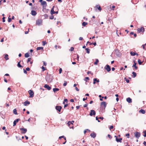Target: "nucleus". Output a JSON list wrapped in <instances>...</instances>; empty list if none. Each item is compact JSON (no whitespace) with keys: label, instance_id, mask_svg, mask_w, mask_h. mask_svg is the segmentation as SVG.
Masks as SVG:
<instances>
[{"label":"nucleus","instance_id":"f257e3e1","mask_svg":"<svg viewBox=\"0 0 146 146\" xmlns=\"http://www.w3.org/2000/svg\"><path fill=\"white\" fill-rule=\"evenodd\" d=\"M53 76L51 74H49L45 77V79L47 82H51L53 79Z\"/></svg>","mask_w":146,"mask_h":146},{"label":"nucleus","instance_id":"f03ea898","mask_svg":"<svg viewBox=\"0 0 146 146\" xmlns=\"http://www.w3.org/2000/svg\"><path fill=\"white\" fill-rule=\"evenodd\" d=\"M74 123V121H69L68 122L67 124L68 126L70 127V128H73L74 127L73 126V123Z\"/></svg>","mask_w":146,"mask_h":146},{"label":"nucleus","instance_id":"7ed1b4c3","mask_svg":"<svg viewBox=\"0 0 146 146\" xmlns=\"http://www.w3.org/2000/svg\"><path fill=\"white\" fill-rule=\"evenodd\" d=\"M104 69L106 70L108 72H109L111 70V67L108 64H107L105 66Z\"/></svg>","mask_w":146,"mask_h":146},{"label":"nucleus","instance_id":"20e7f679","mask_svg":"<svg viewBox=\"0 0 146 146\" xmlns=\"http://www.w3.org/2000/svg\"><path fill=\"white\" fill-rule=\"evenodd\" d=\"M114 52L117 56L119 57L121 56V54L119 52V50L117 49H115Z\"/></svg>","mask_w":146,"mask_h":146},{"label":"nucleus","instance_id":"39448f33","mask_svg":"<svg viewBox=\"0 0 146 146\" xmlns=\"http://www.w3.org/2000/svg\"><path fill=\"white\" fill-rule=\"evenodd\" d=\"M134 134L135 135V137L137 139H139L141 135L140 133L139 132H135L134 133Z\"/></svg>","mask_w":146,"mask_h":146},{"label":"nucleus","instance_id":"423d86ee","mask_svg":"<svg viewBox=\"0 0 146 146\" xmlns=\"http://www.w3.org/2000/svg\"><path fill=\"white\" fill-rule=\"evenodd\" d=\"M62 109V107L60 106H56L55 107L56 110L58 112H60L61 111V110Z\"/></svg>","mask_w":146,"mask_h":146},{"label":"nucleus","instance_id":"0eeeda50","mask_svg":"<svg viewBox=\"0 0 146 146\" xmlns=\"http://www.w3.org/2000/svg\"><path fill=\"white\" fill-rule=\"evenodd\" d=\"M29 93L30 94V98H33L34 96V93L33 91L30 90L29 91Z\"/></svg>","mask_w":146,"mask_h":146},{"label":"nucleus","instance_id":"6e6552de","mask_svg":"<svg viewBox=\"0 0 146 146\" xmlns=\"http://www.w3.org/2000/svg\"><path fill=\"white\" fill-rule=\"evenodd\" d=\"M96 114V113L95 110H91L89 115L91 116H92L93 115L94 116Z\"/></svg>","mask_w":146,"mask_h":146},{"label":"nucleus","instance_id":"1a4fd4ad","mask_svg":"<svg viewBox=\"0 0 146 146\" xmlns=\"http://www.w3.org/2000/svg\"><path fill=\"white\" fill-rule=\"evenodd\" d=\"M145 31V29L143 27H141L140 29H137V31L139 33H140L141 32H142L143 33Z\"/></svg>","mask_w":146,"mask_h":146},{"label":"nucleus","instance_id":"9d476101","mask_svg":"<svg viewBox=\"0 0 146 146\" xmlns=\"http://www.w3.org/2000/svg\"><path fill=\"white\" fill-rule=\"evenodd\" d=\"M42 21L41 19H38L36 21V24L39 25L42 22Z\"/></svg>","mask_w":146,"mask_h":146},{"label":"nucleus","instance_id":"9b49d317","mask_svg":"<svg viewBox=\"0 0 146 146\" xmlns=\"http://www.w3.org/2000/svg\"><path fill=\"white\" fill-rule=\"evenodd\" d=\"M20 129L22 131L21 133L23 134L25 133H26L27 131V129L25 128L24 127L20 128Z\"/></svg>","mask_w":146,"mask_h":146},{"label":"nucleus","instance_id":"f8f14e48","mask_svg":"<svg viewBox=\"0 0 146 146\" xmlns=\"http://www.w3.org/2000/svg\"><path fill=\"white\" fill-rule=\"evenodd\" d=\"M44 87L48 90H50L51 89V87L49 86L47 84H45Z\"/></svg>","mask_w":146,"mask_h":146},{"label":"nucleus","instance_id":"ddd939ff","mask_svg":"<svg viewBox=\"0 0 146 146\" xmlns=\"http://www.w3.org/2000/svg\"><path fill=\"white\" fill-rule=\"evenodd\" d=\"M41 4V5L42 6L43 9H44V7H45L47 5L46 2L45 1H42Z\"/></svg>","mask_w":146,"mask_h":146},{"label":"nucleus","instance_id":"4468645a","mask_svg":"<svg viewBox=\"0 0 146 146\" xmlns=\"http://www.w3.org/2000/svg\"><path fill=\"white\" fill-rule=\"evenodd\" d=\"M20 120V119H15L13 122V126H14L16 125L17 123Z\"/></svg>","mask_w":146,"mask_h":146},{"label":"nucleus","instance_id":"2eb2a0df","mask_svg":"<svg viewBox=\"0 0 146 146\" xmlns=\"http://www.w3.org/2000/svg\"><path fill=\"white\" fill-rule=\"evenodd\" d=\"M100 82L99 80L97 78H94L93 79V84H95L96 82L98 83Z\"/></svg>","mask_w":146,"mask_h":146},{"label":"nucleus","instance_id":"dca6fc26","mask_svg":"<svg viewBox=\"0 0 146 146\" xmlns=\"http://www.w3.org/2000/svg\"><path fill=\"white\" fill-rule=\"evenodd\" d=\"M30 102L28 100H26L25 102L23 103L24 105L26 106L30 104Z\"/></svg>","mask_w":146,"mask_h":146},{"label":"nucleus","instance_id":"f3484780","mask_svg":"<svg viewBox=\"0 0 146 146\" xmlns=\"http://www.w3.org/2000/svg\"><path fill=\"white\" fill-rule=\"evenodd\" d=\"M106 103L105 102H102L100 104V106H101L103 105L105 108L106 107Z\"/></svg>","mask_w":146,"mask_h":146},{"label":"nucleus","instance_id":"a211bd4d","mask_svg":"<svg viewBox=\"0 0 146 146\" xmlns=\"http://www.w3.org/2000/svg\"><path fill=\"white\" fill-rule=\"evenodd\" d=\"M134 64L132 66V67H134L135 69H137L138 68L137 66H136V65L137 64V63L135 62V60L133 61Z\"/></svg>","mask_w":146,"mask_h":146},{"label":"nucleus","instance_id":"6ab92c4d","mask_svg":"<svg viewBox=\"0 0 146 146\" xmlns=\"http://www.w3.org/2000/svg\"><path fill=\"white\" fill-rule=\"evenodd\" d=\"M54 10H51L50 14H51V15H53V14H57L58 13V11H54Z\"/></svg>","mask_w":146,"mask_h":146},{"label":"nucleus","instance_id":"aec40b11","mask_svg":"<svg viewBox=\"0 0 146 146\" xmlns=\"http://www.w3.org/2000/svg\"><path fill=\"white\" fill-rule=\"evenodd\" d=\"M99 98H100V100L101 101H103V98H104L105 99H106L107 98V97L105 96V97H102L101 95H99Z\"/></svg>","mask_w":146,"mask_h":146},{"label":"nucleus","instance_id":"412c9836","mask_svg":"<svg viewBox=\"0 0 146 146\" xmlns=\"http://www.w3.org/2000/svg\"><path fill=\"white\" fill-rule=\"evenodd\" d=\"M31 14L33 16H35L36 15L37 13L35 11L33 10L31 11Z\"/></svg>","mask_w":146,"mask_h":146},{"label":"nucleus","instance_id":"4be33fe9","mask_svg":"<svg viewBox=\"0 0 146 146\" xmlns=\"http://www.w3.org/2000/svg\"><path fill=\"white\" fill-rule=\"evenodd\" d=\"M90 136L92 138H94L96 136V135L95 133L94 132L92 133H91Z\"/></svg>","mask_w":146,"mask_h":146},{"label":"nucleus","instance_id":"5701e85b","mask_svg":"<svg viewBox=\"0 0 146 146\" xmlns=\"http://www.w3.org/2000/svg\"><path fill=\"white\" fill-rule=\"evenodd\" d=\"M127 101L129 103H130L132 102V99L130 98L129 97L126 99Z\"/></svg>","mask_w":146,"mask_h":146},{"label":"nucleus","instance_id":"b1692460","mask_svg":"<svg viewBox=\"0 0 146 146\" xmlns=\"http://www.w3.org/2000/svg\"><path fill=\"white\" fill-rule=\"evenodd\" d=\"M37 50H41L42 52L43 50V47H38L36 48Z\"/></svg>","mask_w":146,"mask_h":146},{"label":"nucleus","instance_id":"393cba45","mask_svg":"<svg viewBox=\"0 0 146 146\" xmlns=\"http://www.w3.org/2000/svg\"><path fill=\"white\" fill-rule=\"evenodd\" d=\"M139 112L142 114H144L145 113V111L143 109H141L139 111Z\"/></svg>","mask_w":146,"mask_h":146},{"label":"nucleus","instance_id":"a878e982","mask_svg":"<svg viewBox=\"0 0 146 146\" xmlns=\"http://www.w3.org/2000/svg\"><path fill=\"white\" fill-rule=\"evenodd\" d=\"M122 138H120L119 139H118V138H117L116 139V141L117 142H120V143L121 142V141H122Z\"/></svg>","mask_w":146,"mask_h":146},{"label":"nucleus","instance_id":"bb28decb","mask_svg":"<svg viewBox=\"0 0 146 146\" xmlns=\"http://www.w3.org/2000/svg\"><path fill=\"white\" fill-rule=\"evenodd\" d=\"M59 90V89L58 88H55L53 89V91L55 93L56 92L58 91Z\"/></svg>","mask_w":146,"mask_h":146},{"label":"nucleus","instance_id":"cd10ccee","mask_svg":"<svg viewBox=\"0 0 146 146\" xmlns=\"http://www.w3.org/2000/svg\"><path fill=\"white\" fill-rule=\"evenodd\" d=\"M132 74H133V75L132 76V77L133 78H135L137 76L136 73L134 72H132Z\"/></svg>","mask_w":146,"mask_h":146},{"label":"nucleus","instance_id":"c85d7f7f","mask_svg":"<svg viewBox=\"0 0 146 146\" xmlns=\"http://www.w3.org/2000/svg\"><path fill=\"white\" fill-rule=\"evenodd\" d=\"M20 62H21V61H20V62H18L17 64V66L19 68H23V66H22L20 64Z\"/></svg>","mask_w":146,"mask_h":146},{"label":"nucleus","instance_id":"c756f323","mask_svg":"<svg viewBox=\"0 0 146 146\" xmlns=\"http://www.w3.org/2000/svg\"><path fill=\"white\" fill-rule=\"evenodd\" d=\"M136 52H133V51H131L130 52V54H131V55L132 56H134L136 55L135 53Z\"/></svg>","mask_w":146,"mask_h":146},{"label":"nucleus","instance_id":"7c9ffc66","mask_svg":"<svg viewBox=\"0 0 146 146\" xmlns=\"http://www.w3.org/2000/svg\"><path fill=\"white\" fill-rule=\"evenodd\" d=\"M95 7V9H101V7L99 5H97Z\"/></svg>","mask_w":146,"mask_h":146},{"label":"nucleus","instance_id":"2f4dec72","mask_svg":"<svg viewBox=\"0 0 146 146\" xmlns=\"http://www.w3.org/2000/svg\"><path fill=\"white\" fill-rule=\"evenodd\" d=\"M115 8V6L114 5H112L111 6V5H110V6H108V9H111V8H112V9H114Z\"/></svg>","mask_w":146,"mask_h":146},{"label":"nucleus","instance_id":"473e14b6","mask_svg":"<svg viewBox=\"0 0 146 146\" xmlns=\"http://www.w3.org/2000/svg\"><path fill=\"white\" fill-rule=\"evenodd\" d=\"M143 61L141 62L140 59H139L138 60V62L139 65H141L143 63Z\"/></svg>","mask_w":146,"mask_h":146},{"label":"nucleus","instance_id":"72a5a7b5","mask_svg":"<svg viewBox=\"0 0 146 146\" xmlns=\"http://www.w3.org/2000/svg\"><path fill=\"white\" fill-rule=\"evenodd\" d=\"M13 113H14L15 115L17 114V110L16 109H15L13 110Z\"/></svg>","mask_w":146,"mask_h":146},{"label":"nucleus","instance_id":"f704fd0d","mask_svg":"<svg viewBox=\"0 0 146 146\" xmlns=\"http://www.w3.org/2000/svg\"><path fill=\"white\" fill-rule=\"evenodd\" d=\"M8 55L7 54H6L5 55V59L6 60H7L9 59V58L8 57Z\"/></svg>","mask_w":146,"mask_h":146},{"label":"nucleus","instance_id":"c9c22d12","mask_svg":"<svg viewBox=\"0 0 146 146\" xmlns=\"http://www.w3.org/2000/svg\"><path fill=\"white\" fill-rule=\"evenodd\" d=\"M85 50H86V52L89 54L90 52V50L88 48H85Z\"/></svg>","mask_w":146,"mask_h":146},{"label":"nucleus","instance_id":"e433bc0d","mask_svg":"<svg viewBox=\"0 0 146 146\" xmlns=\"http://www.w3.org/2000/svg\"><path fill=\"white\" fill-rule=\"evenodd\" d=\"M25 56L26 58H28L29 56V53L28 52L26 53L25 54Z\"/></svg>","mask_w":146,"mask_h":146},{"label":"nucleus","instance_id":"4c0bfd02","mask_svg":"<svg viewBox=\"0 0 146 146\" xmlns=\"http://www.w3.org/2000/svg\"><path fill=\"white\" fill-rule=\"evenodd\" d=\"M87 24H88L87 23L85 22H83L82 23V25L84 27Z\"/></svg>","mask_w":146,"mask_h":146},{"label":"nucleus","instance_id":"58836bf2","mask_svg":"<svg viewBox=\"0 0 146 146\" xmlns=\"http://www.w3.org/2000/svg\"><path fill=\"white\" fill-rule=\"evenodd\" d=\"M62 138H63L65 140H66V137L64 136L63 135L59 137V139H61Z\"/></svg>","mask_w":146,"mask_h":146},{"label":"nucleus","instance_id":"ea45409f","mask_svg":"<svg viewBox=\"0 0 146 146\" xmlns=\"http://www.w3.org/2000/svg\"><path fill=\"white\" fill-rule=\"evenodd\" d=\"M99 61L98 59H96V61L94 62V64L95 65H97Z\"/></svg>","mask_w":146,"mask_h":146},{"label":"nucleus","instance_id":"a19ab883","mask_svg":"<svg viewBox=\"0 0 146 146\" xmlns=\"http://www.w3.org/2000/svg\"><path fill=\"white\" fill-rule=\"evenodd\" d=\"M90 80V78L88 77H86L84 79V80L86 82H87V80Z\"/></svg>","mask_w":146,"mask_h":146},{"label":"nucleus","instance_id":"79ce46f5","mask_svg":"<svg viewBox=\"0 0 146 146\" xmlns=\"http://www.w3.org/2000/svg\"><path fill=\"white\" fill-rule=\"evenodd\" d=\"M142 46L144 49L146 50V43L144 44H143Z\"/></svg>","mask_w":146,"mask_h":146},{"label":"nucleus","instance_id":"37998d69","mask_svg":"<svg viewBox=\"0 0 146 146\" xmlns=\"http://www.w3.org/2000/svg\"><path fill=\"white\" fill-rule=\"evenodd\" d=\"M10 16L8 17V21L9 22H10L12 21V19L11 18H10Z\"/></svg>","mask_w":146,"mask_h":146},{"label":"nucleus","instance_id":"c03bdc74","mask_svg":"<svg viewBox=\"0 0 146 146\" xmlns=\"http://www.w3.org/2000/svg\"><path fill=\"white\" fill-rule=\"evenodd\" d=\"M43 16L44 17V19H47L48 17V15L46 14H44Z\"/></svg>","mask_w":146,"mask_h":146},{"label":"nucleus","instance_id":"a18cd8bd","mask_svg":"<svg viewBox=\"0 0 146 146\" xmlns=\"http://www.w3.org/2000/svg\"><path fill=\"white\" fill-rule=\"evenodd\" d=\"M124 80L126 81L127 83H129V80L128 79H127L126 78H125Z\"/></svg>","mask_w":146,"mask_h":146},{"label":"nucleus","instance_id":"49530a36","mask_svg":"<svg viewBox=\"0 0 146 146\" xmlns=\"http://www.w3.org/2000/svg\"><path fill=\"white\" fill-rule=\"evenodd\" d=\"M143 133L144 134L143 135V136L145 137H146V130H145L143 131Z\"/></svg>","mask_w":146,"mask_h":146},{"label":"nucleus","instance_id":"de8ad7c7","mask_svg":"<svg viewBox=\"0 0 146 146\" xmlns=\"http://www.w3.org/2000/svg\"><path fill=\"white\" fill-rule=\"evenodd\" d=\"M31 58H28L27 61V63H29V62L31 61Z\"/></svg>","mask_w":146,"mask_h":146},{"label":"nucleus","instance_id":"09e8293b","mask_svg":"<svg viewBox=\"0 0 146 146\" xmlns=\"http://www.w3.org/2000/svg\"><path fill=\"white\" fill-rule=\"evenodd\" d=\"M88 43H89L90 45H91L92 44L93 42H89V41H88L87 42V44H86V46H87Z\"/></svg>","mask_w":146,"mask_h":146},{"label":"nucleus","instance_id":"8fccbe9b","mask_svg":"<svg viewBox=\"0 0 146 146\" xmlns=\"http://www.w3.org/2000/svg\"><path fill=\"white\" fill-rule=\"evenodd\" d=\"M42 71H44V70H46V69L45 67H44V66H42Z\"/></svg>","mask_w":146,"mask_h":146},{"label":"nucleus","instance_id":"3c124183","mask_svg":"<svg viewBox=\"0 0 146 146\" xmlns=\"http://www.w3.org/2000/svg\"><path fill=\"white\" fill-rule=\"evenodd\" d=\"M62 71V68H60L59 69V74H60L61 73Z\"/></svg>","mask_w":146,"mask_h":146},{"label":"nucleus","instance_id":"603ef678","mask_svg":"<svg viewBox=\"0 0 146 146\" xmlns=\"http://www.w3.org/2000/svg\"><path fill=\"white\" fill-rule=\"evenodd\" d=\"M54 18V17L53 15H51L49 18V19H53Z\"/></svg>","mask_w":146,"mask_h":146},{"label":"nucleus","instance_id":"864d4df0","mask_svg":"<svg viewBox=\"0 0 146 146\" xmlns=\"http://www.w3.org/2000/svg\"><path fill=\"white\" fill-rule=\"evenodd\" d=\"M46 43H47L45 41H43L42 45L43 46H44Z\"/></svg>","mask_w":146,"mask_h":146},{"label":"nucleus","instance_id":"5fc2aeb1","mask_svg":"<svg viewBox=\"0 0 146 146\" xmlns=\"http://www.w3.org/2000/svg\"><path fill=\"white\" fill-rule=\"evenodd\" d=\"M23 70L24 73L25 74H27V70H25L24 68L23 69Z\"/></svg>","mask_w":146,"mask_h":146},{"label":"nucleus","instance_id":"6e6d98bb","mask_svg":"<svg viewBox=\"0 0 146 146\" xmlns=\"http://www.w3.org/2000/svg\"><path fill=\"white\" fill-rule=\"evenodd\" d=\"M67 82L66 81H65L64 82V83L63 85L64 86H66L67 85Z\"/></svg>","mask_w":146,"mask_h":146},{"label":"nucleus","instance_id":"4d7b16f0","mask_svg":"<svg viewBox=\"0 0 146 146\" xmlns=\"http://www.w3.org/2000/svg\"><path fill=\"white\" fill-rule=\"evenodd\" d=\"M113 125H111L109 127V129L110 130H111V129H113Z\"/></svg>","mask_w":146,"mask_h":146},{"label":"nucleus","instance_id":"13d9d810","mask_svg":"<svg viewBox=\"0 0 146 146\" xmlns=\"http://www.w3.org/2000/svg\"><path fill=\"white\" fill-rule=\"evenodd\" d=\"M74 47H71L70 49V50L71 51H73L74 50Z\"/></svg>","mask_w":146,"mask_h":146},{"label":"nucleus","instance_id":"bf43d9fd","mask_svg":"<svg viewBox=\"0 0 146 146\" xmlns=\"http://www.w3.org/2000/svg\"><path fill=\"white\" fill-rule=\"evenodd\" d=\"M16 139H17L18 141H19V140H21V139L20 138H19V137H17V136H16Z\"/></svg>","mask_w":146,"mask_h":146},{"label":"nucleus","instance_id":"052dcab7","mask_svg":"<svg viewBox=\"0 0 146 146\" xmlns=\"http://www.w3.org/2000/svg\"><path fill=\"white\" fill-rule=\"evenodd\" d=\"M5 17H3L2 18V21L3 22H5Z\"/></svg>","mask_w":146,"mask_h":146},{"label":"nucleus","instance_id":"680f3d73","mask_svg":"<svg viewBox=\"0 0 146 146\" xmlns=\"http://www.w3.org/2000/svg\"><path fill=\"white\" fill-rule=\"evenodd\" d=\"M108 137L110 139H111L112 138V137L111 136V135L110 134L108 135Z\"/></svg>","mask_w":146,"mask_h":146},{"label":"nucleus","instance_id":"e2e57ef3","mask_svg":"<svg viewBox=\"0 0 146 146\" xmlns=\"http://www.w3.org/2000/svg\"><path fill=\"white\" fill-rule=\"evenodd\" d=\"M87 74H92V75H93V74L92 73H91V72H90V71H88V72H87Z\"/></svg>","mask_w":146,"mask_h":146},{"label":"nucleus","instance_id":"0e129e2a","mask_svg":"<svg viewBox=\"0 0 146 146\" xmlns=\"http://www.w3.org/2000/svg\"><path fill=\"white\" fill-rule=\"evenodd\" d=\"M129 133H127L126 134V136L127 137V138H129Z\"/></svg>","mask_w":146,"mask_h":146},{"label":"nucleus","instance_id":"69168bd1","mask_svg":"<svg viewBox=\"0 0 146 146\" xmlns=\"http://www.w3.org/2000/svg\"><path fill=\"white\" fill-rule=\"evenodd\" d=\"M26 70H27V71H29L30 70V69L29 67H27L26 68Z\"/></svg>","mask_w":146,"mask_h":146},{"label":"nucleus","instance_id":"338daca9","mask_svg":"<svg viewBox=\"0 0 146 146\" xmlns=\"http://www.w3.org/2000/svg\"><path fill=\"white\" fill-rule=\"evenodd\" d=\"M64 101L65 102H66V103H67V102L68 101V99H64Z\"/></svg>","mask_w":146,"mask_h":146},{"label":"nucleus","instance_id":"774afa93","mask_svg":"<svg viewBox=\"0 0 146 146\" xmlns=\"http://www.w3.org/2000/svg\"><path fill=\"white\" fill-rule=\"evenodd\" d=\"M70 101L72 102H74V100L73 99H71Z\"/></svg>","mask_w":146,"mask_h":146}]
</instances>
